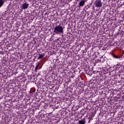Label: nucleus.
I'll return each instance as SVG.
<instances>
[{
  "label": "nucleus",
  "instance_id": "1",
  "mask_svg": "<svg viewBox=\"0 0 124 124\" xmlns=\"http://www.w3.org/2000/svg\"><path fill=\"white\" fill-rule=\"evenodd\" d=\"M54 32L56 34H60V33H63V28L61 25L56 26L54 28Z\"/></svg>",
  "mask_w": 124,
  "mask_h": 124
},
{
  "label": "nucleus",
  "instance_id": "2",
  "mask_svg": "<svg viewBox=\"0 0 124 124\" xmlns=\"http://www.w3.org/2000/svg\"><path fill=\"white\" fill-rule=\"evenodd\" d=\"M95 6L96 7H101V6H102V2L101 1L99 0H97L95 2Z\"/></svg>",
  "mask_w": 124,
  "mask_h": 124
},
{
  "label": "nucleus",
  "instance_id": "3",
  "mask_svg": "<svg viewBox=\"0 0 124 124\" xmlns=\"http://www.w3.org/2000/svg\"><path fill=\"white\" fill-rule=\"evenodd\" d=\"M29 6L30 4L27 2H25L22 5V9H28V8H29Z\"/></svg>",
  "mask_w": 124,
  "mask_h": 124
},
{
  "label": "nucleus",
  "instance_id": "4",
  "mask_svg": "<svg viewBox=\"0 0 124 124\" xmlns=\"http://www.w3.org/2000/svg\"><path fill=\"white\" fill-rule=\"evenodd\" d=\"M86 1L84 0H81L80 2H79V4L78 5V7H82V6H84V5L85 4Z\"/></svg>",
  "mask_w": 124,
  "mask_h": 124
},
{
  "label": "nucleus",
  "instance_id": "5",
  "mask_svg": "<svg viewBox=\"0 0 124 124\" xmlns=\"http://www.w3.org/2000/svg\"><path fill=\"white\" fill-rule=\"evenodd\" d=\"M78 124H86V121L84 120V119H82V120L78 121Z\"/></svg>",
  "mask_w": 124,
  "mask_h": 124
},
{
  "label": "nucleus",
  "instance_id": "6",
  "mask_svg": "<svg viewBox=\"0 0 124 124\" xmlns=\"http://www.w3.org/2000/svg\"><path fill=\"white\" fill-rule=\"evenodd\" d=\"M44 56H45V53H42L41 54L39 55V56L38 57V60H40L41 59H43V58L44 57Z\"/></svg>",
  "mask_w": 124,
  "mask_h": 124
},
{
  "label": "nucleus",
  "instance_id": "7",
  "mask_svg": "<svg viewBox=\"0 0 124 124\" xmlns=\"http://www.w3.org/2000/svg\"><path fill=\"white\" fill-rule=\"evenodd\" d=\"M3 5V0H0V8Z\"/></svg>",
  "mask_w": 124,
  "mask_h": 124
},
{
  "label": "nucleus",
  "instance_id": "8",
  "mask_svg": "<svg viewBox=\"0 0 124 124\" xmlns=\"http://www.w3.org/2000/svg\"><path fill=\"white\" fill-rule=\"evenodd\" d=\"M38 65H39V64H38V65H37L36 66L35 70H37V68L38 67Z\"/></svg>",
  "mask_w": 124,
  "mask_h": 124
},
{
  "label": "nucleus",
  "instance_id": "9",
  "mask_svg": "<svg viewBox=\"0 0 124 124\" xmlns=\"http://www.w3.org/2000/svg\"><path fill=\"white\" fill-rule=\"evenodd\" d=\"M115 58H116V59H119L120 57H119L118 56H115Z\"/></svg>",
  "mask_w": 124,
  "mask_h": 124
}]
</instances>
